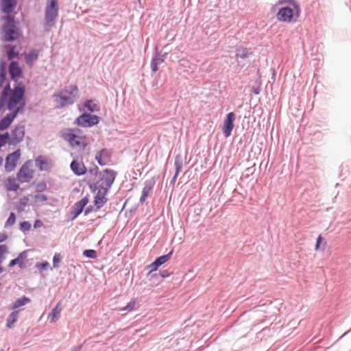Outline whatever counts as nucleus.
I'll return each instance as SVG.
<instances>
[{"label":"nucleus","mask_w":351,"mask_h":351,"mask_svg":"<svg viewBox=\"0 0 351 351\" xmlns=\"http://www.w3.org/2000/svg\"><path fill=\"white\" fill-rule=\"evenodd\" d=\"M8 238V235L5 232H0V243L5 241Z\"/></svg>","instance_id":"52"},{"label":"nucleus","mask_w":351,"mask_h":351,"mask_svg":"<svg viewBox=\"0 0 351 351\" xmlns=\"http://www.w3.org/2000/svg\"><path fill=\"white\" fill-rule=\"evenodd\" d=\"M43 225V223L41 220L36 219L34 221V228L36 229V228H40Z\"/></svg>","instance_id":"50"},{"label":"nucleus","mask_w":351,"mask_h":351,"mask_svg":"<svg viewBox=\"0 0 351 351\" xmlns=\"http://www.w3.org/2000/svg\"><path fill=\"white\" fill-rule=\"evenodd\" d=\"M159 267H160V265H159V263L155 259L154 262L147 266V269H149L147 276L150 279L151 276L153 275L152 272L157 271Z\"/></svg>","instance_id":"35"},{"label":"nucleus","mask_w":351,"mask_h":351,"mask_svg":"<svg viewBox=\"0 0 351 351\" xmlns=\"http://www.w3.org/2000/svg\"><path fill=\"white\" fill-rule=\"evenodd\" d=\"M35 164L40 171H49L51 169L49 159L41 155L35 159Z\"/></svg>","instance_id":"20"},{"label":"nucleus","mask_w":351,"mask_h":351,"mask_svg":"<svg viewBox=\"0 0 351 351\" xmlns=\"http://www.w3.org/2000/svg\"><path fill=\"white\" fill-rule=\"evenodd\" d=\"M19 267L21 268V269H25L26 267V265L24 264L23 263V261H21L19 264H18Z\"/></svg>","instance_id":"58"},{"label":"nucleus","mask_w":351,"mask_h":351,"mask_svg":"<svg viewBox=\"0 0 351 351\" xmlns=\"http://www.w3.org/2000/svg\"><path fill=\"white\" fill-rule=\"evenodd\" d=\"M25 136V126L23 125H16L10 134L9 145L15 146L21 143Z\"/></svg>","instance_id":"9"},{"label":"nucleus","mask_w":351,"mask_h":351,"mask_svg":"<svg viewBox=\"0 0 351 351\" xmlns=\"http://www.w3.org/2000/svg\"><path fill=\"white\" fill-rule=\"evenodd\" d=\"M167 55L166 52L163 53L156 52L154 55L151 61V69L153 73H156L158 70V66L165 61Z\"/></svg>","instance_id":"16"},{"label":"nucleus","mask_w":351,"mask_h":351,"mask_svg":"<svg viewBox=\"0 0 351 351\" xmlns=\"http://www.w3.org/2000/svg\"><path fill=\"white\" fill-rule=\"evenodd\" d=\"M93 206H88L84 211V215L85 216L88 215L90 213H91L93 211Z\"/></svg>","instance_id":"54"},{"label":"nucleus","mask_w":351,"mask_h":351,"mask_svg":"<svg viewBox=\"0 0 351 351\" xmlns=\"http://www.w3.org/2000/svg\"><path fill=\"white\" fill-rule=\"evenodd\" d=\"M173 274V271H169L167 269L160 270L158 273L153 274L151 276L150 279L153 278V276H160V278L163 279L170 276Z\"/></svg>","instance_id":"38"},{"label":"nucleus","mask_w":351,"mask_h":351,"mask_svg":"<svg viewBox=\"0 0 351 351\" xmlns=\"http://www.w3.org/2000/svg\"><path fill=\"white\" fill-rule=\"evenodd\" d=\"M287 4L286 6H291L293 8H295L296 10V14L300 15L301 14V8L300 3L295 0H279L276 3V5H285Z\"/></svg>","instance_id":"22"},{"label":"nucleus","mask_w":351,"mask_h":351,"mask_svg":"<svg viewBox=\"0 0 351 351\" xmlns=\"http://www.w3.org/2000/svg\"><path fill=\"white\" fill-rule=\"evenodd\" d=\"M177 177H178V176H176V174H174V176H173V177L172 180H171V184H173V183L175 182V181H176V180Z\"/></svg>","instance_id":"61"},{"label":"nucleus","mask_w":351,"mask_h":351,"mask_svg":"<svg viewBox=\"0 0 351 351\" xmlns=\"http://www.w3.org/2000/svg\"><path fill=\"white\" fill-rule=\"evenodd\" d=\"M111 151L106 148H103L95 154V160L100 166L106 165L110 160Z\"/></svg>","instance_id":"14"},{"label":"nucleus","mask_w":351,"mask_h":351,"mask_svg":"<svg viewBox=\"0 0 351 351\" xmlns=\"http://www.w3.org/2000/svg\"><path fill=\"white\" fill-rule=\"evenodd\" d=\"M19 226H20V230L23 232L29 231L32 226L31 223L27 221H21L20 223Z\"/></svg>","instance_id":"41"},{"label":"nucleus","mask_w":351,"mask_h":351,"mask_svg":"<svg viewBox=\"0 0 351 351\" xmlns=\"http://www.w3.org/2000/svg\"><path fill=\"white\" fill-rule=\"evenodd\" d=\"M78 93V88L76 85L65 86L64 89L54 93L53 97L60 99L57 106L58 108H62L66 106L74 104Z\"/></svg>","instance_id":"4"},{"label":"nucleus","mask_w":351,"mask_h":351,"mask_svg":"<svg viewBox=\"0 0 351 351\" xmlns=\"http://www.w3.org/2000/svg\"><path fill=\"white\" fill-rule=\"evenodd\" d=\"M58 0H47L44 18L45 30L49 31L55 25L56 21L58 17Z\"/></svg>","instance_id":"5"},{"label":"nucleus","mask_w":351,"mask_h":351,"mask_svg":"<svg viewBox=\"0 0 351 351\" xmlns=\"http://www.w3.org/2000/svg\"><path fill=\"white\" fill-rule=\"evenodd\" d=\"M60 302H59L56 306L53 308V309L51 310V312L48 315V317H51V319L50 321V322H55L56 319H57L61 313V308H60Z\"/></svg>","instance_id":"33"},{"label":"nucleus","mask_w":351,"mask_h":351,"mask_svg":"<svg viewBox=\"0 0 351 351\" xmlns=\"http://www.w3.org/2000/svg\"><path fill=\"white\" fill-rule=\"evenodd\" d=\"M28 197H23L20 199L19 204L22 207H25L27 205L28 203Z\"/></svg>","instance_id":"48"},{"label":"nucleus","mask_w":351,"mask_h":351,"mask_svg":"<svg viewBox=\"0 0 351 351\" xmlns=\"http://www.w3.org/2000/svg\"><path fill=\"white\" fill-rule=\"evenodd\" d=\"M3 161V158L1 156H0V166L2 165Z\"/></svg>","instance_id":"63"},{"label":"nucleus","mask_w":351,"mask_h":351,"mask_svg":"<svg viewBox=\"0 0 351 351\" xmlns=\"http://www.w3.org/2000/svg\"><path fill=\"white\" fill-rule=\"evenodd\" d=\"M49 266V263L47 261H43L40 263H36L35 265V267L38 269H47Z\"/></svg>","instance_id":"44"},{"label":"nucleus","mask_w":351,"mask_h":351,"mask_svg":"<svg viewBox=\"0 0 351 351\" xmlns=\"http://www.w3.org/2000/svg\"><path fill=\"white\" fill-rule=\"evenodd\" d=\"M6 75H7L6 64L2 59H1L0 60V88H2V86H3V84L5 80Z\"/></svg>","instance_id":"32"},{"label":"nucleus","mask_w":351,"mask_h":351,"mask_svg":"<svg viewBox=\"0 0 351 351\" xmlns=\"http://www.w3.org/2000/svg\"><path fill=\"white\" fill-rule=\"evenodd\" d=\"M73 130L63 129L60 132V136L68 142L73 147H80L84 149L86 147V144L81 141V137L77 134L73 133Z\"/></svg>","instance_id":"6"},{"label":"nucleus","mask_w":351,"mask_h":351,"mask_svg":"<svg viewBox=\"0 0 351 351\" xmlns=\"http://www.w3.org/2000/svg\"><path fill=\"white\" fill-rule=\"evenodd\" d=\"M8 251V246L5 244L0 245V261L3 262L4 254Z\"/></svg>","instance_id":"45"},{"label":"nucleus","mask_w":351,"mask_h":351,"mask_svg":"<svg viewBox=\"0 0 351 351\" xmlns=\"http://www.w3.org/2000/svg\"><path fill=\"white\" fill-rule=\"evenodd\" d=\"M98 171H99V168L98 167L95 166L94 168L93 169H89V172L92 174H95V175H97L98 173Z\"/></svg>","instance_id":"55"},{"label":"nucleus","mask_w":351,"mask_h":351,"mask_svg":"<svg viewBox=\"0 0 351 351\" xmlns=\"http://www.w3.org/2000/svg\"><path fill=\"white\" fill-rule=\"evenodd\" d=\"M36 202H43L47 200V196L45 194H36L34 195Z\"/></svg>","instance_id":"46"},{"label":"nucleus","mask_w":351,"mask_h":351,"mask_svg":"<svg viewBox=\"0 0 351 351\" xmlns=\"http://www.w3.org/2000/svg\"><path fill=\"white\" fill-rule=\"evenodd\" d=\"M235 56L237 58L246 59L249 55L252 53L250 49L245 47H239L236 49Z\"/></svg>","instance_id":"29"},{"label":"nucleus","mask_w":351,"mask_h":351,"mask_svg":"<svg viewBox=\"0 0 351 351\" xmlns=\"http://www.w3.org/2000/svg\"><path fill=\"white\" fill-rule=\"evenodd\" d=\"M8 71L11 80L17 84L19 79L23 76V71L19 63L16 61H12L9 65Z\"/></svg>","instance_id":"12"},{"label":"nucleus","mask_w":351,"mask_h":351,"mask_svg":"<svg viewBox=\"0 0 351 351\" xmlns=\"http://www.w3.org/2000/svg\"><path fill=\"white\" fill-rule=\"evenodd\" d=\"M39 54V50L34 48L30 49L27 53H25L24 58L27 65L32 67L34 63L38 60Z\"/></svg>","instance_id":"17"},{"label":"nucleus","mask_w":351,"mask_h":351,"mask_svg":"<svg viewBox=\"0 0 351 351\" xmlns=\"http://www.w3.org/2000/svg\"><path fill=\"white\" fill-rule=\"evenodd\" d=\"M30 301L31 300L29 298L23 295L12 303L10 309L17 311V308L27 304L28 303L30 302Z\"/></svg>","instance_id":"23"},{"label":"nucleus","mask_w":351,"mask_h":351,"mask_svg":"<svg viewBox=\"0 0 351 351\" xmlns=\"http://www.w3.org/2000/svg\"><path fill=\"white\" fill-rule=\"evenodd\" d=\"M155 180L154 179L147 180L145 181L144 184V186L142 190V195L143 196L147 197L149 195V192L152 190L154 188V186L155 184Z\"/></svg>","instance_id":"27"},{"label":"nucleus","mask_w":351,"mask_h":351,"mask_svg":"<svg viewBox=\"0 0 351 351\" xmlns=\"http://www.w3.org/2000/svg\"><path fill=\"white\" fill-rule=\"evenodd\" d=\"M146 198H147V197H144V196L141 195V197H140V200H139V202H140L141 204H143V203L145 201Z\"/></svg>","instance_id":"59"},{"label":"nucleus","mask_w":351,"mask_h":351,"mask_svg":"<svg viewBox=\"0 0 351 351\" xmlns=\"http://www.w3.org/2000/svg\"><path fill=\"white\" fill-rule=\"evenodd\" d=\"M47 189V183L45 181H40L36 184V191L43 192Z\"/></svg>","instance_id":"43"},{"label":"nucleus","mask_w":351,"mask_h":351,"mask_svg":"<svg viewBox=\"0 0 351 351\" xmlns=\"http://www.w3.org/2000/svg\"><path fill=\"white\" fill-rule=\"evenodd\" d=\"M16 216L15 215L14 213H10L7 221H5V228H8L11 226H12L13 224H14L15 221H16Z\"/></svg>","instance_id":"40"},{"label":"nucleus","mask_w":351,"mask_h":351,"mask_svg":"<svg viewBox=\"0 0 351 351\" xmlns=\"http://www.w3.org/2000/svg\"><path fill=\"white\" fill-rule=\"evenodd\" d=\"M2 262L0 261V265H1ZM3 271V268L1 265H0V274H1Z\"/></svg>","instance_id":"62"},{"label":"nucleus","mask_w":351,"mask_h":351,"mask_svg":"<svg viewBox=\"0 0 351 351\" xmlns=\"http://www.w3.org/2000/svg\"><path fill=\"white\" fill-rule=\"evenodd\" d=\"M100 119V117L96 114L84 112L75 119L74 124L82 128H91L97 125Z\"/></svg>","instance_id":"8"},{"label":"nucleus","mask_w":351,"mask_h":351,"mask_svg":"<svg viewBox=\"0 0 351 351\" xmlns=\"http://www.w3.org/2000/svg\"><path fill=\"white\" fill-rule=\"evenodd\" d=\"M0 20L3 21L0 27V40L4 43H11L18 40L22 35L19 22L14 15H3Z\"/></svg>","instance_id":"2"},{"label":"nucleus","mask_w":351,"mask_h":351,"mask_svg":"<svg viewBox=\"0 0 351 351\" xmlns=\"http://www.w3.org/2000/svg\"><path fill=\"white\" fill-rule=\"evenodd\" d=\"M173 253V250H171L167 254H164V255L157 257L156 258V260L159 263V265L161 266L163 264H165V263H167L171 258Z\"/></svg>","instance_id":"36"},{"label":"nucleus","mask_w":351,"mask_h":351,"mask_svg":"<svg viewBox=\"0 0 351 351\" xmlns=\"http://www.w3.org/2000/svg\"><path fill=\"white\" fill-rule=\"evenodd\" d=\"M174 165L176 167L175 174H176V176H178L182 168V165H183V160L180 155H177L176 156Z\"/></svg>","instance_id":"34"},{"label":"nucleus","mask_w":351,"mask_h":351,"mask_svg":"<svg viewBox=\"0 0 351 351\" xmlns=\"http://www.w3.org/2000/svg\"><path fill=\"white\" fill-rule=\"evenodd\" d=\"M17 5V0H0V9L5 15H12Z\"/></svg>","instance_id":"15"},{"label":"nucleus","mask_w":351,"mask_h":351,"mask_svg":"<svg viewBox=\"0 0 351 351\" xmlns=\"http://www.w3.org/2000/svg\"><path fill=\"white\" fill-rule=\"evenodd\" d=\"M84 107L90 112H98L100 110L99 106L94 104L92 99H86L84 103Z\"/></svg>","instance_id":"30"},{"label":"nucleus","mask_w":351,"mask_h":351,"mask_svg":"<svg viewBox=\"0 0 351 351\" xmlns=\"http://www.w3.org/2000/svg\"><path fill=\"white\" fill-rule=\"evenodd\" d=\"M5 48L8 49L6 53L9 60H13L18 57L19 52L16 50V47L15 45H5Z\"/></svg>","instance_id":"31"},{"label":"nucleus","mask_w":351,"mask_h":351,"mask_svg":"<svg viewBox=\"0 0 351 351\" xmlns=\"http://www.w3.org/2000/svg\"><path fill=\"white\" fill-rule=\"evenodd\" d=\"M161 278H160V276H153L152 279H149L150 280H156L157 281H159Z\"/></svg>","instance_id":"60"},{"label":"nucleus","mask_w":351,"mask_h":351,"mask_svg":"<svg viewBox=\"0 0 351 351\" xmlns=\"http://www.w3.org/2000/svg\"><path fill=\"white\" fill-rule=\"evenodd\" d=\"M80 215H75V212L71 210L70 215H69V220L73 221L75 219Z\"/></svg>","instance_id":"51"},{"label":"nucleus","mask_w":351,"mask_h":351,"mask_svg":"<svg viewBox=\"0 0 351 351\" xmlns=\"http://www.w3.org/2000/svg\"><path fill=\"white\" fill-rule=\"evenodd\" d=\"M5 187L8 191H16L19 189V184L15 178L10 176L7 179Z\"/></svg>","instance_id":"25"},{"label":"nucleus","mask_w":351,"mask_h":351,"mask_svg":"<svg viewBox=\"0 0 351 351\" xmlns=\"http://www.w3.org/2000/svg\"><path fill=\"white\" fill-rule=\"evenodd\" d=\"M300 16L296 14V10L291 6H282L276 14L277 19L284 23L295 22Z\"/></svg>","instance_id":"7"},{"label":"nucleus","mask_w":351,"mask_h":351,"mask_svg":"<svg viewBox=\"0 0 351 351\" xmlns=\"http://www.w3.org/2000/svg\"><path fill=\"white\" fill-rule=\"evenodd\" d=\"M322 241V237L321 235H319L317 237V241H316V244H315V247L316 250H319Z\"/></svg>","instance_id":"49"},{"label":"nucleus","mask_w":351,"mask_h":351,"mask_svg":"<svg viewBox=\"0 0 351 351\" xmlns=\"http://www.w3.org/2000/svg\"><path fill=\"white\" fill-rule=\"evenodd\" d=\"M25 95V86L22 82L15 84L13 88L10 83H7L0 94V112L7 106V109L15 119L18 114L24 111L26 105Z\"/></svg>","instance_id":"1"},{"label":"nucleus","mask_w":351,"mask_h":351,"mask_svg":"<svg viewBox=\"0 0 351 351\" xmlns=\"http://www.w3.org/2000/svg\"><path fill=\"white\" fill-rule=\"evenodd\" d=\"M117 175V171L110 169H106L101 173H99V180L97 182H88L89 188L93 191H97V189H102L105 190L104 193H108L112 184L114 183L116 176Z\"/></svg>","instance_id":"3"},{"label":"nucleus","mask_w":351,"mask_h":351,"mask_svg":"<svg viewBox=\"0 0 351 351\" xmlns=\"http://www.w3.org/2000/svg\"><path fill=\"white\" fill-rule=\"evenodd\" d=\"M252 91L254 95H259L261 93V88L260 87H252Z\"/></svg>","instance_id":"53"},{"label":"nucleus","mask_w":351,"mask_h":351,"mask_svg":"<svg viewBox=\"0 0 351 351\" xmlns=\"http://www.w3.org/2000/svg\"><path fill=\"white\" fill-rule=\"evenodd\" d=\"M67 129H69V130H73L74 132H73V133L74 134H77V135H79L80 133H81L82 130L79 128H68Z\"/></svg>","instance_id":"57"},{"label":"nucleus","mask_w":351,"mask_h":351,"mask_svg":"<svg viewBox=\"0 0 351 351\" xmlns=\"http://www.w3.org/2000/svg\"><path fill=\"white\" fill-rule=\"evenodd\" d=\"M21 156V150L19 149L9 154L5 157V170L7 172H11L15 168L17 161Z\"/></svg>","instance_id":"10"},{"label":"nucleus","mask_w":351,"mask_h":351,"mask_svg":"<svg viewBox=\"0 0 351 351\" xmlns=\"http://www.w3.org/2000/svg\"><path fill=\"white\" fill-rule=\"evenodd\" d=\"M88 203V196H86L80 201L75 203L71 207V210L75 212V215H80L83 212L85 206Z\"/></svg>","instance_id":"21"},{"label":"nucleus","mask_w":351,"mask_h":351,"mask_svg":"<svg viewBox=\"0 0 351 351\" xmlns=\"http://www.w3.org/2000/svg\"><path fill=\"white\" fill-rule=\"evenodd\" d=\"M234 119L235 114L233 112H230L228 114H227L226 119L223 121V125L222 128L223 134L226 138L229 137L232 134V130L234 126Z\"/></svg>","instance_id":"11"},{"label":"nucleus","mask_w":351,"mask_h":351,"mask_svg":"<svg viewBox=\"0 0 351 351\" xmlns=\"http://www.w3.org/2000/svg\"><path fill=\"white\" fill-rule=\"evenodd\" d=\"M19 311H14L8 317L6 320V327L12 328L14 324L17 322Z\"/></svg>","instance_id":"26"},{"label":"nucleus","mask_w":351,"mask_h":351,"mask_svg":"<svg viewBox=\"0 0 351 351\" xmlns=\"http://www.w3.org/2000/svg\"><path fill=\"white\" fill-rule=\"evenodd\" d=\"M28 254V250H24L22 252H21L18 256L14 259H12L9 264V267H12L15 266L16 265H18L21 261H23L27 258Z\"/></svg>","instance_id":"28"},{"label":"nucleus","mask_w":351,"mask_h":351,"mask_svg":"<svg viewBox=\"0 0 351 351\" xmlns=\"http://www.w3.org/2000/svg\"><path fill=\"white\" fill-rule=\"evenodd\" d=\"M82 348V345L73 346L71 348L70 351H80Z\"/></svg>","instance_id":"56"},{"label":"nucleus","mask_w":351,"mask_h":351,"mask_svg":"<svg viewBox=\"0 0 351 351\" xmlns=\"http://www.w3.org/2000/svg\"><path fill=\"white\" fill-rule=\"evenodd\" d=\"M70 167L71 171L76 176H80L84 175L87 169L83 162H80L77 160H73L71 162Z\"/></svg>","instance_id":"18"},{"label":"nucleus","mask_w":351,"mask_h":351,"mask_svg":"<svg viewBox=\"0 0 351 351\" xmlns=\"http://www.w3.org/2000/svg\"><path fill=\"white\" fill-rule=\"evenodd\" d=\"M14 120V118L10 112L7 114L0 120V131H3L8 129Z\"/></svg>","instance_id":"24"},{"label":"nucleus","mask_w":351,"mask_h":351,"mask_svg":"<svg viewBox=\"0 0 351 351\" xmlns=\"http://www.w3.org/2000/svg\"><path fill=\"white\" fill-rule=\"evenodd\" d=\"M136 304L135 300H132L130 301L127 305L121 308V311H132L134 308V305Z\"/></svg>","instance_id":"42"},{"label":"nucleus","mask_w":351,"mask_h":351,"mask_svg":"<svg viewBox=\"0 0 351 351\" xmlns=\"http://www.w3.org/2000/svg\"><path fill=\"white\" fill-rule=\"evenodd\" d=\"M61 256L60 254H55L53 257V267H58V264L60 262Z\"/></svg>","instance_id":"47"},{"label":"nucleus","mask_w":351,"mask_h":351,"mask_svg":"<svg viewBox=\"0 0 351 351\" xmlns=\"http://www.w3.org/2000/svg\"><path fill=\"white\" fill-rule=\"evenodd\" d=\"M10 141V133L8 132H5L3 133H0V149L2 147H3L5 144L9 145Z\"/></svg>","instance_id":"37"},{"label":"nucleus","mask_w":351,"mask_h":351,"mask_svg":"<svg viewBox=\"0 0 351 351\" xmlns=\"http://www.w3.org/2000/svg\"><path fill=\"white\" fill-rule=\"evenodd\" d=\"M29 160L25 162L17 173V180L22 183L27 182L32 178V171L30 172L29 169Z\"/></svg>","instance_id":"13"},{"label":"nucleus","mask_w":351,"mask_h":351,"mask_svg":"<svg viewBox=\"0 0 351 351\" xmlns=\"http://www.w3.org/2000/svg\"><path fill=\"white\" fill-rule=\"evenodd\" d=\"M97 193L94 198V204L97 209H99L107 202L108 199L106 197V195L108 193H104L105 190L102 189H97Z\"/></svg>","instance_id":"19"},{"label":"nucleus","mask_w":351,"mask_h":351,"mask_svg":"<svg viewBox=\"0 0 351 351\" xmlns=\"http://www.w3.org/2000/svg\"><path fill=\"white\" fill-rule=\"evenodd\" d=\"M83 256L86 258L95 259L97 257V252L92 249L85 250L83 251Z\"/></svg>","instance_id":"39"},{"label":"nucleus","mask_w":351,"mask_h":351,"mask_svg":"<svg viewBox=\"0 0 351 351\" xmlns=\"http://www.w3.org/2000/svg\"><path fill=\"white\" fill-rule=\"evenodd\" d=\"M350 331H351V328H350L349 330L346 331V332L343 334V336L346 335L347 333H348Z\"/></svg>","instance_id":"64"}]
</instances>
